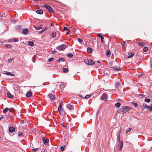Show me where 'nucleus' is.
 <instances>
[{
	"label": "nucleus",
	"mask_w": 152,
	"mask_h": 152,
	"mask_svg": "<svg viewBox=\"0 0 152 152\" xmlns=\"http://www.w3.org/2000/svg\"><path fill=\"white\" fill-rule=\"evenodd\" d=\"M84 62L87 64L91 65L95 64V62L91 59H86L84 60Z\"/></svg>",
	"instance_id": "f257e3e1"
},
{
	"label": "nucleus",
	"mask_w": 152,
	"mask_h": 152,
	"mask_svg": "<svg viewBox=\"0 0 152 152\" xmlns=\"http://www.w3.org/2000/svg\"><path fill=\"white\" fill-rule=\"evenodd\" d=\"M67 47V46L66 45L63 44L62 45L59 46L56 48V49L59 50H62L65 49Z\"/></svg>",
	"instance_id": "f03ea898"
},
{
	"label": "nucleus",
	"mask_w": 152,
	"mask_h": 152,
	"mask_svg": "<svg viewBox=\"0 0 152 152\" xmlns=\"http://www.w3.org/2000/svg\"><path fill=\"white\" fill-rule=\"evenodd\" d=\"M45 8L47 9L51 13H53L54 11L52 9L51 7H50L49 5L47 4H45Z\"/></svg>",
	"instance_id": "7ed1b4c3"
},
{
	"label": "nucleus",
	"mask_w": 152,
	"mask_h": 152,
	"mask_svg": "<svg viewBox=\"0 0 152 152\" xmlns=\"http://www.w3.org/2000/svg\"><path fill=\"white\" fill-rule=\"evenodd\" d=\"M2 73L3 74H5L7 75H10L12 76H14V74H12L10 72H9L6 71H3L2 72Z\"/></svg>",
	"instance_id": "20e7f679"
},
{
	"label": "nucleus",
	"mask_w": 152,
	"mask_h": 152,
	"mask_svg": "<svg viewBox=\"0 0 152 152\" xmlns=\"http://www.w3.org/2000/svg\"><path fill=\"white\" fill-rule=\"evenodd\" d=\"M131 108L129 106H126L125 108H124L122 109L123 110L122 111L125 113H126L127 111H128L129 109H130Z\"/></svg>",
	"instance_id": "39448f33"
},
{
	"label": "nucleus",
	"mask_w": 152,
	"mask_h": 152,
	"mask_svg": "<svg viewBox=\"0 0 152 152\" xmlns=\"http://www.w3.org/2000/svg\"><path fill=\"white\" fill-rule=\"evenodd\" d=\"M15 128L13 126H10L9 128V131L10 132H11V133L15 131Z\"/></svg>",
	"instance_id": "423d86ee"
},
{
	"label": "nucleus",
	"mask_w": 152,
	"mask_h": 152,
	"mask_svg": "<svg viewBox=\"0 0 152 152\" xmlns=\"http://www.w3.org/2000/svg\"><path fill=\"white\" fill-rule=\"evenodd\" d=\"M28 32V30L26 28L23 29L22 32V33L24 34H26Z\"/></svg>",
	"instance_id": "0eeeda50"
},
{
	"label": "nucleus",
	"mask_w": 152,
	"mask_h": 152,
	"mask_svg": "<svg viewBox=\"0 0 152 152\" xmlns=\"http://www.w3.org/2000/svg\"><path fill=\"white\" fill-rule=\"evenodd\" d=\"M12 110H13V109H12ZM8 110L11 112L12 111V110H11V109H9L8 108L6 107L3 110V113H6Z\"/></svg>",
	"instance_id": "6e6552de"
},
{
	"label": "nucleus",
	"mask_w": 152,
	"mask_h": 152,
	"mask_svg": "<svg viewBox=\"0 0 152 152\" xmlns=\"http://www.w3.org/2000/svg\"><path fill=\"white\" fill-rule=\"evenodd\" d=\"M42 140L44 143L45 145H46V144L48 143L49 141V140L45 139V138L44 137L42 138Z\"/></svg>",
	"instance_id": "1a4fd4ad"
},
{
	"label": "nucleus",
	"mask_w": 152,
	"mask_h": 152,
	"mask_svg": "<svg viewBox=\"0 0 152 152\" xmlns=\"http://www.w3.org/2000/svg\"><path fill=\"white\" fill-rule=\"evenodd\" d=\"M123 145V142L122 140H121V142L119 144V148L118 149V150L120 151L122 148Z\"/></svg>",
	"instance_id": "9d476101"
},
{
	"label": "nucleus",
	"mask_w": 152,
	"mask_h": 152,
	"mask_svg": "<svg viewBox=\"0 0 152 152\" xmlns=\"http://www.w3.org/2000/svg\"><path fill=\"white\" fill-rule=\"evenodd\" d=\"M67 107L70 110H73L74 109L73 107L70 104H67L66 105Z\"/></svg>",
	"instance_id": "9b49d317"
},
{
	"label": "nucleus",
	"mask_w": 152,
	"mask_h": 152,
	"mask_svg": "<svg viewBox=\"0 0 152 152\" xmlns=\"http://www.w3.org/2000/svg\"><path fill=\"white\" fill-rule=\"evenodd\" d=\"M50 99L51 100H53L55 98V97L52 94H49L48 95Z\"/></svg>",
	"instance_id": "f8f14e48"
},
{
	"label": "nucleus",
	"mask_w": 152,
	"mask_h": 152,
	"mask_svg": "<svg viewBox=\"0 0 152 152\" xmlns=\"http://www.w3.org/2000/svg\"><path fill=\"white\" fill-rule=\"evenodd\" d=\"M146 109L147 110H150L151 111H152V104H151L150 106H147Z\"/></svg>",
	"instance_id": "ddd939ff"
},
{
	"label": "nucleus",
	"mask_w": 152,
	"mask_h": 152,
	"mask_svg": "<svg viewBox=\"0 0 152 152\" xmlns=\"http://www.w3.org/2000/svg\"><path fill=\"white\" fill-rule=\"evenodd\" d=\"M36 13L39 14H42L43 13V11L41 10H37L36 11Z\"/></svg>",
	"instance_id": "4468645a"
},
{
	"label": "nucleus",
	"mask_w": 152,
	"mask_h": 152,
	"mask_svg": "<svg viewBox=\"0 0 152 152\" xmlns=\"http://www.w3.org/2000/svg\"><path fill=\"white\" fill-rule=\"evenodd\" d=\"M32 94L31 92L28 91L26 94V96L27 97H30L31 96Z\"/></svg>",
	"instance_id": "2eb2a0df"
},
{
	"label": "nucleus",
	"mask_w": 152,
	"mask_h": 152,
	"mask_svg": "<svg viewBox=\"0 0 152 152\" xmlns=\"http://www.w3.org/2000/svg\"><path fill=\"white\" fill-rule=\"evenodd\" d=\"M7 96L8 97L10 98H12L13 97L12 95L9 92L7 93Z\"/></svg>",
	"instance_id": "dca6fc26"
},
{
	"label": "nucleus",
	"mask_w": 152,
	"mask_h": 152,
	"mask_svg": "<svg viewBox=\"0 0 152 152\" xmlns=\"http://www.w3.org/2000/svg\"><path fill=\"white\" fill-rule=\"evenodd\" d=\"M87 52L89 53H91L92 52V48L88 47L87 48Z\"/></svg>",
	"instance_id": "f3484780"
},
{
	"label": "nucleus",
	"mask_w": 152,
	"mask_h": 152,
	"mask_svg": "<svg viewBox=\"0 0 152 152\" xmlns=\"http://www.w3.org/2000/svg\"><path fill=\"white\" fill-rule=\"evenodd\" d=\"M111 55V53L109 50H107L106 53V56L107 57H109Z\"/></svg>",
	"instance_id": "a211bd4d"
},
{
	"label": "nucleus",
	"mask_w": 152,
	"mask_h": 152,
	"mask_svg": "<svg viewBox=\"0 0 152 152\" xmlns=\"http://www.w3.org/2000/svg\"><path fill=\"white\" fill-rule=\"evenodd\" d=\"M128 56L127 58H129L133 57L134 55V54L132 53H129L128 54Z\"/></svg>",
	"instance_id": "6ab92c4d"
},
{
	"label": "nucleus",
	"mask_w": 152,
	"mask_h": 152,
	"mask_svg": "<svg viewBox=\"0 0 152 152\" xmlns=\"http://www.w3.org/2000/svg\"><path fill=\"white\" fill-rule=\"evenodd\" d=\"M63 72L64 73H66L68 72V69L67 68H64L62 69Z\"/></svg>",
	"instance_id": "aec40b11"
},
{
	"label": "nucleus",
	"mask_w": 152,
	"mask_h": 152,
	"mask_svg": "<svg viewBox=\"0 0 152 152\" xmlns=\"http://www.w3.org/2000/svg\"><path fill=\"white\" fill-rule=\"evenodd\" d=\"M121 106V104L119 102H117L115 104V106L117 108Z\"/></svg>",
	"instance_id": "412c9836"
},
{
	"label": "nucleus",
	"mask_w": 152,
	"mask_h": 152,
	"mask_svg": "<svg viewBox=\"0 0 152 152\" xmlns=\"http://www.w3.org/2000/svg\"><path fill=\"white\" fill-rule=\"evenodd\" d=\"M64 61H65V60H64V58H59V59L58 60V61L59 62H64Z\"/></svg>",
	"instance_id": "4be33fe9"
},
{
	"label": "nucleus",
	"mask_w": 152,
	"mask_h": 152,
	"mask_svg": "<svg viewBox=\"0 0 152 152\" xmlns=\"http://www.w3.org/2000/svg\"><path fill=\"white\" fill-rule=\"evenodd\" d=\"M66 146L65 145H63L60 147V149L61 151H63L64 150V148L66 147Z\"/></svg>",
	"instance_id": "5701e85b"
},
{
	"label": "nucleus",
	"mask_w": 152,
	"mask_h": 152,
	"mask_svg": "<svg viewBox=\"0 0 152 152\" xmlns=\"http://www.w3.org/2000/svg\"><path fill=\"white\" fill-rule=\"evenodd\" d=\"M28 45L31 46H32L34 45V43L32 41H29L28 42Z\"/></svg>",
	"instance_id": "b1692460"
},
{
	"label": "nucleus",
	"mask_w": 152,
	"mask_h": 152,
	"mask_svg": "<svg viewBox=\"0 0 152 152\" xmlns=\"http://www.w3.org/2000/svg\"><path fill=\"white\" fill-rule=\"evenodd\" d=\"M51 36L53 38H55L56 36V33L55 32H53L51 34Z\"/></svg>",
	"instance_id": "393cba45"
},
{
	"label": "nucleus",
	"mask_w": 152,
	"mask_h": 152,
	"mask_svg": "<svg viewBox=\"0 0 152 152\" xmlns=\"http://www.w3.org/2000/svg\"><path fill=\"white\" fill-rule=\"evenodd\" d=\"M120 86V84L118 83H117L115 84V87L116 88H118Z\"/></svg>",
	"instance_id": "a878e982"
},
{
	"label": "nucleus",
	"mask_w": 152,
	"mask_h": 152,
	"mask_svg": "<svg viewBox=\"0 0 152 152\" xmlns=\"http://www.w3.org/2000/svg\"><path fill=\"white\" fill-rule=\"evenodd\" d=\"M5 47L8 48H11V45L10 44H6L5 45Z\"/></svg>",
	"instance_id": "bb28decb"
},
{
	"label": "nucleus",
	"mask_w": 152,
	"mask_h": 152,
	"mask_svg": "<svg viewBox=\"0 0 152 152\" xmlns=\"http://www.w3.org/2000/svg\"><path fill=\"white\" fill-rule=\"evenodd\" d=\"M138 44L140 46H143L144 45L143 44L142 42H138Z\"/></svg>",
	"instance_id": "cd10ccee"
},
{
	"label": "nucleus",
	"mask_w": 152,
	"mask_h": 152,
	"mask_svg": "<svg viewBox=\"0 0 152 152\" xmlns=\"http://www.w3.org/2000/svg\"><path fill=\"white\" fill-rule=\"evenodd\" d=\"M13 59L12 58H9L8 60V61L9 63L12 62V61H13Z\"/></svg>",
	"instance_id": "c85d7f7f"
},
{
	"label": "nucleus",
	"mask_w": 152,
	"mask_h": 152,
	"mask_svg": "<svg viewBox=\"0 0 152 152\" xmlns=\"http://www.w3.org/2000/svg\"><path fill=\"white\" fill-rule=\"evenodd\" d=\"M73 56V54L72 53H69L68 55V56L69 58H71Z\"/></svg>",
	"instance_id": "c756f323"
},
{
	"label": "nucleus",
	"mask_w": 152,
	"mask_h": 152,
	"mask_svg": "<svg viewBox=\"0 0 152 152\" xmlns=\"http://www.w3.org/2000/svg\"><path fill=\"white\" fill-rule=\"evenodd\" d=\"M22 134V132L21 131H19L18 133V137H20L21 136Z\"/></svg>",
	"instance_id": "7c9ffc66"
},
{
	"label": "nucleus",
	"mask_w": 152,
	"mask_h": 152,
	"mask_svg": "<svg viewBox=\"0 0 152 152\" xmlns=\"http://www.w3.org/2000/svg\"><path fill=\"white\" fill-rule=\"evenodd\" d=\"M46 29L45 28H43L41 31L39 32V33H41L42 32H44L45 30H46Z\"/></svg>",
	"instance_id": "2f4dec72"
},
{
	"label": "nucleus",
	"mask_w": 152,
	"mask_h": 152,
	"mask_svg": "<svg viewBox=\"0 0 152 152\" xmlns=\"http://www.w3.org/2000/svg\"><path fill=\"white\" fill-rule=\"evenodd\" d=\"M145 101L146 102H149L150 101V99H149L146 98L145 99Z\"/></svg>",
	"instance_id": "473e14b6"
},
{
	"label": "nucleus",
	"mask_w": 152,
	"mask_h": 152,
	"mask_svg": "<svg viewBox=\"0 0 152 152\" xmlns=\"http://www.w3.org/2000/svg\"><path fill=\"white\" fill-rule=\"evenodd\" d=\"M54 60V58H50L48 59V61L49 62H52Z\"/></svg>",
	"instance_id": "72a5a7b5"
},
{
	"label": "nucleus",
	"mask_w": 152,
	"mask_h": 152,
	"mask_svg": "<svg viewBox=\"0 0 152 152\" xmlns=\"http://www.w3.org/2000/svg\"><path fill=\"white\" fill-rule=\"evenodd\" d=\"M12 40L14 42H17L18 41V39L16 38H14Z\"/></svg>",
	"instance_id": "f704fd0d"
},
{
	"label": "nucleus",
	"mask_w": 152,
	"mask_h": 152,
	"mask_svg": "<svg viewBox=\"0 0 152 152\" xmlns=\"http://www.w3.org/2000/svg\"><path fill=\"white\" fill-rule=\"evenodd\" d=\"M132 104H133L134 106L135 107H137V104L136 103H135V102H132Z\"/></svg>",
	"instance_id": "c9c22d12"
},
{
	"label": "nucleus",
	"mask_w": 152,
	"mask_h": 152,
	"mask_svg": "<svg viewBox=\"0 0 152 152\" xmlns=\"http://www.w3.org/2000/svg\"><path fill=\"white\" fill-rule=\"evenodd\" d=\"M131 128H128V129H127V130L126 131V133H127L128 132H129L131 130Z\"/></svg>",
	"instance_id": "e433bc0d"
},
{
	"label": "nucleus",
	"mask_w": 152,
	"mask_h": 152,
	"mask_svg": "<svg viewBox=\"0 0 152 152\" xmlns=\"http://www.w3.org/2000/svg\"><path fill=\"white\" fill-rule=\"evenodd\" d=\"M148 50V49L146 47H144L143 48V50L144 51L146 52Z\"/></svg>",
	"instance_id": "4c0bfd02"
},
{
	"label": "nucleus",
	"mask_w": 152,
	"mask_h": 152,
	"mask_svg": "<svg viewBox=\"0 0 152 152\" xmlns=\"http://www.w3.org/2000/svg\"><path fill=\"white\" fill-rule=\"evenodd\" d=\"M38 148H34L32 149V150L34 152H36L37 151Z\"/></svg>",
	"instance_id": "58836bf2"
},
{
	"label": "nucleus",
	"mask_w": 152,
	"mask_h": 152,
	"mask_svg": "<svg viewBox=\"0 0 152 152\" xmlns=\"http://www.w3.org/2000/svg\"><path fill=\"white\" fill-rule=\"evenodd\" d=\"M101 99L102 100H106V99H107V98H104V97H103V96H102L101 97Z\"/></svg>",
	"instance_id": "ea45409f"
},
{
	"label": "nucleus",
	"mask_w": 152,
	"mask_h": 152,
	"mask_svg": "<svg viewBox=\"0 0 152 152\" xmlns=\"http://www.w3.org/2000/svg\"><path fill=\"white\" fill-rule=\"evenodd\" d=\"M34 27H35V29L37 30L41 29L42 28L41 27H36L35 26H34Z\"/></svg>",
	"instance_id": "a19ab883"
},
{
	"label": "nucleus",
	"mask_w": 152,
	"mask_h": 152,
	"mask_svg": "<svg viewBox=\"0 0 152 152\" xmlns=\"http://www.w3.org/2000/svg\"><path fill=\"white\" fill-rule=\"evenodd\" d=\"M147 105L145 104H143L142 105L143 107L144 108H146V107H147Z\"/></svg>",
	"instance_id": "79ce46f5"
},
{
	"label": "nucleus",
	"mask_w": 152,
	"mask_h": 152,
	"mask_svg": "<svg viewBox=\"0 0 152 152\" xmlns=\"http://www.w3.org/2000/svg\"><path fill=\"white\" fill-rule=\"evenodd\" d=\"M77 41L79 42L80 43H81L82 42V39L80 38H78L77 39Z\"/></svg>",
	"instance_id": "37998d69"
},
{
	"label": "nucleus",
	"mask_w": 152,
	"mask_h": 152,
	"mask_svg": "<svg viewBox=\"0 0 152 152\" xmlns=\"http://www.w3.org/2000/svg\"><path fill=\"white\" fill-rule=\"evenodd\" d=\"M90 96H91L90 95H87L85 96V98L88 99V98H89Z\"/></svg>",
	"instance_id": "c03bdc74"
},
{
	"label": "nucleus",
	"mask_w": 152,
	"mask_h": 152,
	"mask_svg": "<svg viewBox=\"0 0 152 152\" xmlns=\"http://www.w3.org/2000/svg\"><path fill=\"white\" fill-rule=\"evenodd\" d=\"M121 45L122 46L125 45H126L125 43V42L124 41H122L121 42Z\"/></svg>",
	"instance_id": "a18cd8bd"
},
{
	"label": "nucleus",
	"mask_w": 152,
	"mask_h": 152,
	"mask_svg": "<svg viewBox=\"0 0 152 152\" xmlns=\"http://www.w3.org/2000/svg\"><path fill=\"white\" fill-rule=\"evenodd\" d=\"M62 106H59L58 108V110H61Z\"/></svg>",
	"instance_id": "49530a36"
},
{
	"label": "nucleus",
	"mask_w": 152,
	"mask_h": 152,
	"mask_svg": "<svg viewBox=\"0 0 152 152\" xmlns=\"http://www.w3.org/2000/svg\"><path fill=\"white\" fill-rule=\"evenodd\" d=\"M104 39V38L103 37H101V42L103 43V40Z\"/></svg>",
	"instance_id": "de8ad7c7"
},
{
	"label": "nucleus",
	"mask_w": 152,
	"mask_h": 152,
	"mask_svg": "<svg viewBox=\"0 0 152 152\" xmlns=\"http://www.w3.org/2000/svg\"><path fill=\"white\" fill-rule=\"evenodd\" d=\"M70 32V30L69 29H68L67 30V33H66V34L67 35Z\"/></svg>",
	"instance_id": "09e8293b"
},
{
	"label": "nucleus",
	"mask_w": 152,
	"mask_h": 152,
	"mask_svg": "<svg viewBox=\"0 0 152 152\" xmlns=\"http://www.w3.org/2000/svg\"><path fill=\"white\" fill-rule=\"evenodd\" d=\"M97 36L98 37H100L101 38V37H102V36L100 34H98L97 35Z\"/></svg>",
	"instance_id": "8fccbe9b"
},
{
	"label": "nucleus",
	"mask_w": 152,
	"mask_h": 152,
	"mask_svg": "<svg viewBox=\"0 0 152 152\" xmlns=\"http://www.w3.org/2000/svg\"><path fill=\"white\" fill-rule=\"evenodd\" d=\"M59 106H62V104H63L62 102H59Z\"/></svg>",
	"instance_id": "3c124183"
},
{
	"label": "nucleus",
	"mask_w": 152,
	"mask_h": 152,
	"mask_svg": "<svg viewBox=\"0 0 152 152\" xmlns=\"http://www.w3.org/2000/svg\"><path fill=\"white\" fill-rule=\"evenodd\" d=\"M117 141H118L119 143L121 142V141H120V138H117Z\"/></svg>",
	"instance_id": "603ef678"
},
{
	"label": "nucleus",
	"mask_w": 152,
	"mask_h": 152,
	"mask_svg": "<svg viewBox=\"0 0 152 152\" xmlns=\"http://www.w3.org/2000/svg\"><path fill=\"white\" fill-rule=\"evenodd\" d=\"M68 29V28L66 27H64V30H66L67 31Z\"/></svg>",
	"instance_id": "864d4df0"
},
{
	"label": "nucleus",
	"mask_w": 152,
	"mask_h": 152,
	"mask_svg": "<svg viewBox=\"0 0 152 152\" xmlns=\"http://www.w3.org/2000/svg\"><path fill=\"white\" fill-rule=\"evenodd\" d=\"M12 39H10L8 40V41L9 42H11L12 41Z\"/></svg>",
	"instance_id": "5fc2aeb1"
},
{
	"label": "nucleus",
	"mask_w": 152,
	"mask_h": 152,
	"mask_svg": "<svg viewBox=\"0 0 152 152\" xmlns=\"http://www.w3.org/2000/svg\"><path fill=\"white\" fill-rule=\"evenodd\" d=\"M56 52V51H52V53L53 54L55 53Z\"/></svg>",
	"instance_id": "6e6d98bb"
},
{
	"label": "nucleus",
	"mask_w": 152,
	"mask_h": 152,
	"mask_svg": "<svg viewBox=\"0 0 152 152\" xmlns=\"http://www.w3.org/2000/svg\"><path fill=\"white\" fill-rule=\"evenodd\" d=\"M120 132H119L118 133V138H120Z\"/></svg>",
	"instance_id": "4d7b16f0"
},
{
	"label": "nucleus",
	"mask_w": 152,
	"mask_h": 152,
	"mask_svg": "<svg viewBox=\"0 0 152 152\" xmlns=\"http://www.w3.org/2000/svg\"><path fill=\"white\" fill-rule=\"evenodd\" d=\"M58 110L59 111V114H61V110Z\"/></svg>",
	"instance_id": "13d9d810"
},
{
	"label": "nucleus",
	"mask_w": 152,
	"mask_h": 152,
	"mask_svg": "<svg viewBox=\"0 0 152 152\" xmlns=\"http://www.w3.org/2000/svg\"><path fill=\"white\" fill-rule=\"evenodd\" d=\"M3 118V116H1L0 118V120H1Z\"/></svg>",
	"instance_id": "bf43d9fd"
},
{
	"label": "nucleus",
	"mask_w": 152,
	"mask_h": 152,
	"mask_svg": "<svg viewBox=\"0 0 152 152\" xmlns=\"http://www.w3.org/2000/svg\"><path fill=\"white\" fill-rule=\"evenodd\" d=\"M115 70L117 71H118L119 70V69L118 68L115 69Z\"/></svg>",
	"instance_id": "052dcab7"
},
{
	"label": "nucleus",
	"mask_w": 152,
	"mask_h": 152,
	"mask_svg": "<svg viewBox=\"0 0 152 152\" xmlns=\"http://www.w3.org/2000/svg\"><path fill=\"white\" fill-rule=\"evenodd\" d=\"M50 26H54V24H53V23H51L50 24Z\"/></svg>",
	"instance_id": "680f3d73"
},
{
	"label": "nucleus",
	"mask_w": 152,
	"mask_h": 152,
	"mask_svg": "<svg viewBox=\"0 0 152 152\" xmlns=\"http://www.w3.org/2000/svg\"><path fill=\"white\" fill-rule=\"evenodd\" d=\"M97 62H98V63H100V61H97Z\"/></svg>",
	"instance_id": "e2e57ef3"
},
{
	"label": "nucleus",
	"mask_w": 152,
	"mask_h": 152,
	"mask_svg": "<svg viewBox=\"0 0 152 152\" xmlns=\"http://www.w3.org/2000/svg\"><path fill=\"white\" fill-rule=\"evenodd\" d=\"M32 60V61H33V62L34 63V62H34V60Z\"/></svg>",
	"instance_id": "0e129e2a"
},
{
	"label": "nucleus",
	"mask_w": 152,
	"mask_h": 152,
	"mask_svg": "<svg viewBox=\"0 0 152 152\" xmlns=\"http://www.w3.org/2000/svg\"><path fill=\"white\" fill-rule=\"evenodd\" d=\"M151 66H152V63H151Z\"/></svg>",
	"instance_id": "69168bd1"
},
{
	"label": "nucleus",
	"mask_w": 152,
	"mask_h": 152,
	"mask_svg": "<svg viewBox=\"0 0 152 152\" xmlns=\"http://www.w3.org/2000/svg\"><path fill=\"white\" fill-rule=\"evenodd\" d=\"M141 76H140V75L139 76V77H140Z\"/></svg>",
	"instance_id": "338daca9"
},
{
	"label": "nucleus",
	"mask_w": 152,
	"mask_h": 152,
	"mask_svg": "<svg viewBox=\"0 0 152 152\" xmlns=\"http://www.w3.org/2000/svg\"><path fill=\"white\" fill-rule=\"evenodd\" d=\"M99 112V110H98V113Z\"/></svg>",
	"instance_id": "774afa93"
}]
</instances>
